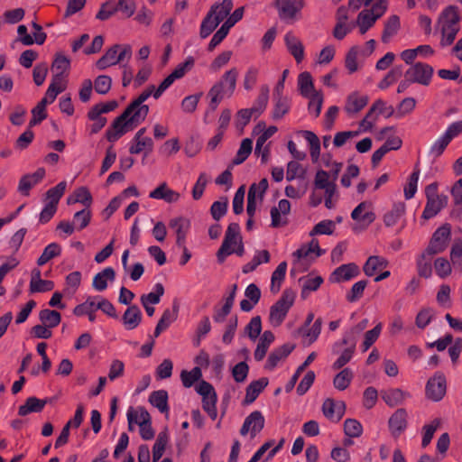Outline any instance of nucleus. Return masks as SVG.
I'll return each instance as SVG.
<instances>
[{"instance_id":"obj_1","label":"nucleus","mask_w":462,"mask_h":462,"mask_svg":"<svg viewBox=\"0 0 462 462\" xmlns=\"http://www.w3.org/2000/svg\"><path fill=\"white\" fill-rule=\"evenodd\" d=\"M459 21L460 16L457 6L449 5L442 11L438 21V28L441 33L439 42L441 47L449 46L454 42L460 30Z\"/></svg>"},{"instance_id":"obj_2","label":"nucleus","mask_w":462,"mask_h":462,"mask_svg":"<svg viewBox=\"0 0 462 462\" xmlns=\"http://www.w3.org/2000/svg\"><path fill=\"white\" fill-rule=\"evenodd\" d=\"M238 70L236 68L226 71L219 81L215 83L208 93L210 98L208 111H215L225 97H231L236 87Z\"/></svg>"},{"instance_id":"obj_3","label":"nucleus","mask_w":462,"mask_h":462,"mask_svg":"<svg viewBox=\"0 0 462 462\" xmlns=\"http://www.w3.org/2000/svg\"><path fill=\"white\" fill-rule=\"evenodd\" d=\"M295 293L291 290H284L282 297L271 307L269 319L274 326H280L294 303Z\"/></svg>"},{"instance_id":"obj_4","label":"nucleus","mask_w":462,"mask_h":462,"mask_svg":"<svg viewBox=\"0 0 462 462\" xmlns=\"http://www.w3.org/2000/svg\"><path fill=\"white\" fill-rule=\"evenodd\" d=\"M132 116L133 114L125 108V111L113 121L106 133V137L110 143L116 142L129 130L141 124L131 121Z\"/></svg>"},{"instance_id":"obj_5","label":"nucleus","mask_w":462,"mask_h":462,"mask_svg":"<svg viewBox=\"0 0 462 462\" xmlns=\"http://www.w3.org/2000/svg\"><path fill=\"white\" fill-rule=\"evenodd\" d=\"M132 56V49L129 45L115 44L97 61L98 69L103 70L112 65L123 63Z\"/></svg>"},{"instance_id":"obj_6","label":"nucleus","mask_w":462,"mask_h":462,"mask_svg":"<svg viewBox=\"0 0 462 462\" xmlns=\"http://www.w3.org/2000/svg\"><path fill=\"white\" fill-rule=\"evenodd\" d=\"M156 88L154 85H150L143 90L134 100H133L126 107L132 114L133 122L142 123L145 120L148 113L149 106L143 103L151 97H153Z\"/></svg>"},{"instance_id":"obj_7","label":"nucleus","mask_w":462,"mask_h":462,"mask_svg":"<svg viewBox=\"0 0 462 462\" xmlns=\"http://www.w3.org/2000/svg\"><path fill=\"white\" fill-rule=\"evenodd\" d=\"M305 5V0H275L274 6L278 11L280 19L291 23L298 19L301 9Z\"/></svg>"},{"instance_id":"obj_8","label":"nucleus","mask_w":462,"mask_h":462,"mask_svg":"<svg viewBox=\"0 0 462 462\" xmlns=\"http://www.w3.org/2000/svg\"><path fill=\"white\" fill-rule=\"evenodd\" d=\"M241 239L240 226L237 223H230L225 234V238L219 247L217 257L218 263H222L226 258L234 254L233 245H236Z\"/></svg>"},{"instance_id":"obj_9","label":"nucleus","mask_w":462,"mask_h":462,"mask_svg":"<svg viewBox=\"0 0 462 462\" xmlns=\"http://www.w3.org/2000/svg\"><path fill=\"white\" fill-rule=\"evenodd\" d=\"M193 66L194 59L190 56L188 57L184 62L178 64L174 70L161 82L158 88H156L153 97L158 99L174 83L175 80L183 78Z\"/></svg>"},{"instance_id":"obj_10","label":"nucleus","mask_w":462,"mask_h":462,"mask_svg":"<svg viewBox=\"0 0 462 462\" xmlns=\"http://www.w3.org/2000/svg\"><path fill=\"white\" fill-rule=\"evenodd\" d=\"M451 235L450 226L445 224L439 227L432 235L429 245L425 249L427 254H438L445 251Z\"/></svg>"},{"instance_id":"obj_11","label":"nucleus","mask_w":462,"mask_h":462,"mask_svg":"<svg viewBox=\"0 0 462 462\" xmlns=\"http://www.w3.org/2000/svg\"><path fill=\"white\" fill-rule=\"evenodd\" d=\"M433 72L434 69L430 65L423 62H416L405 71L404 77L413 83L428 86L431 81Z\"/></svg>"},{"instance_id":"obj_12","label":"nucleus","mask_w":462,"mask_h":462,"mask_svg":"<svg viewBox=\"0 0 462 462\" xmlns=\"http://www.w3.org/2000/svg\"><path fill=\"white\" fill-rule=\"evenodd\" d=\"M446 389L445 375L440 372H437L433 377L429 379L426 384V395L429 399L439 402L444 397Z\"/></svg>"},{"instance_id":"obj_13","label":"nucleus","mask_w":462,"mask_h":462,"mask_svg":"<svg viewBox=\"0 0 462 462\" xmlns=\"http://www.w3.org/2000/svg\"><path fill=\"white\" fill-rule=\"evenodd\" d=\"M264 417L259 411L251 412L244 420L240 429V434L245 436L250 432L254 439L264 427Z\"/></svg>"},{"instance_id":"obj_14","label":"nucleus","mask_w":462,"mask_h":462,"mask_svg":"<svg viewBox=\"0 0 462 462\" xmlns=\"http://www.w3.org/2000/svg\"><path fill=\"white\" fill-rule=\"evenodd\" d=\"M360 274V269L355 263L342 264L336 268L330 276L332 282H344L350 281Z\"/></svg>"},{"instance_id":"obj_15","label":"nucleus","mask_w":462,"mask_h":462,"mask_svg":"<svg viewBox=\"0 0 462 462\" xmlns=\"http://www.w3.org/2000/svg\"><path fill=\"white\" fill-rule=\"evenodd\" d=\"M44 168H38L33 173L23 175L18 184V191L23 196H29L31 189L40 183L45 176Z\"/></svg>"},{"instance_id":"obj_16","label":"nucleus","mask_w":462,"mask_h":462,"mask_svg":"<svg viewBox=\"0 0 462 462\" xmlns=\"http://www.w3.org/2000/svg\"><path fill=\"white\" fill-rule=\"evenodd\" d=\"M143 320V313L137 305H130L124 312L121 321L126 330L135 329Z\"/></svg>"},{"instance_id":"obj_17","label":"nucleus","mask_w":462,"mask_h":462,"mask_svg":"<svg viewBox=\"0 0 462 462\" xmlns=\"http://www.w3.org/2000/svg\"><path fill=\"white\" fill-rule=\"evenodd\" d=\"M293 344H284L280 347L275 348L268 356L265 368L268 370H273L278 363L286 358L294 349Z\"/></svg>"},{"instance_id":"obj_18","label":"nucleus","mask_w":462,"mask_h":462,"mask_svg":"<svg viewBox=\"0 0 462 462\" xmlns=\"http://www.w3.org/2000/svg\"><path fill=\"white\" fill-rule=\"evenodd\" d=\"M369 207L370 203L366 201L359 203L351 213L352 219L364 223L365 226L372 224L375 219V215L371 210L365 211Z\"/></svg>"},{"instance_id":"obj_19","label":"nucleus","mask_w":462,"mask_h":462,"mask_svg":"<svg viewBox=\"0 0 462 462\" xmlns=\"http://www.w3.org/2000/svg\"><path fill=\"white\" fill-rule=\"evenodd\" d=\"M116 272L114 268L108 266L97 273L92 280V287L97 291H104L107 288V282H114Z\"/></svg>"},{"instance_id":"obj_20","label":"nucleus","mask_w":462,"mask_h":462,"mask_svg":"<svg viewBox=\"0 0 462 462\" xmlns=\"http://www.w3.org/2000/svg\"><path fill=\"white\" fill-rule=\"evenodd\" d=\"M169 226L175 230L176 245L179 247H184L186 241V233L189 229V223L184 217H175L170 220Z\"/></svg>"},{"instance_id":"obj_21","label":"nucleus","mask_w":462,"mask_h":462,"mask_svg":"<svg viewBox=\"0 0 462 462\" xmlns=\"http://www.w3.org/2000/svg\"><path fill=\"white\" fill-rule=\"evenodd\" d=\"M149 197L153 199H162L167 203H173L178 201L180 194L171 189L166 182H162L150 192Z\"/></svg>"},{"instance_id":"obj_22","label":"nucleus","mask_w":462,"mask_h":462,"mask_svg":"<svg viewBox=\"0 0 462 462\" xmlns=\"http://www.w3.org/2000/svg\"><path fill=\"white\" fill-rule=\"evenodd\" d=\"M448 203V197L440 195L439 198L427 199L426 206L422 212V217L430 219L435 217Z\"/></svg>"},{"instance_id":"obj_23","label":"nucleus","mask_w":462,"mask_h":462,"mask_svg":"<svg viewBox=\"0 0 462 462\" xmlns=\"http://www.w3.org/2000/svg\"><path fill=\"white\" fill-rule=\"evenodd\" d=\"M343 403H336L332 399H327L322 405V411L326 418L332 421H338L344 414Z\"/></svg>"},{"instance_id":"obj_24","label":"nucleus","mask_w":462,"mask_h":462,"mask_svg":"<svg viewBox=\"0 0 462 462\" xmlns=\"http://www.w3.org/2000/svg\"><path fill=\"white\" fill-rule=\"evenodd\" d=\"M368 103L367 96H361L357 92L351 93L346 102L345 111L349 114H356Z\"/></svg>"},{"instance_id":"obj_25","label":"nucleus","mask_w":462,"mask_h":462,"mask_svg":"<svg viewBox=\"0 0 462 462\" xmlns=\"http://www.w3.org/2000/svg\"><path fill=\"white\" fill-rule=\"evenodd\" d=\"M268 379L265 377L260 378L258 380L253 381L247 387L245 397L244 400L245 404L253 403L262 391L268 385Z\"/></svg>"},{"instance_id":"obj_26","label":"nucleus","mask_w":462,"mask_h":462,"mask_svg":"<svg viewBox=\"0 0 462 462\" xmlns=\"http://www.w3.org/2000/svg\"><path fill=\"white\" fill-rule=\"evenodd\" d=\"M127 420L130 430H133V424L136 423L139 426L151 422V416L143 407H138L134 411L132 407L127 411Z\"/></svg>"},{"instance_id":"obj_27","label":"nucleus","mask_w":462,"mask_h":462,"mask_svg":"<svg viewBox=\"0 0 462 462\" xmlns=\"http://www.w3.org/2000/svg\"><path fill=\"white\" fill-rule=\"evenodd\" d=\"M47 402L48 399L42 400L34 396H31L26 399L24 404L19 407L18 414L20 416H26L32 412H41Z\"/></svg>"},{"instance_id":"obj_28","label":"nucleus","mask_w":462,"mask_h":462,"mask_svg":"<svg viewBox=\"0 0 462 462\" xmlns=\"http://www.w3.org/2000/svg\"><path fill=\"white\" fill-rule=\"evenodd\" d=\"M284 40L290 53L294 57L297 63L301 62L304 58V48L302 43L291 32L285 34Z\"/></svg>"},{"instance_id":"obj_29","label":"nucleus","mask_w":462,"mask_h":462,"mask_svg":"<svg viewBox=\"0 0 462 462\" xmlns=\"http://www.w3.org/2000/svg\"><path fill=\"white\" fill-rule=\"evenodd\" d=\"M274 338L273 333L270 330H265L262 334L254 354L256 361H262L264 358L268 348L274 341Z\"/></svg>"},{"instance_id":"obj_30","label":"nucleus","mask_w":462,"mask_h":462,"mask_svg":"<svg viewBox=\"0 0 462 462\" xmlns=\"http://www.w3.org/2000/svg\"><path fill=\"white\" fill-rule=\"evenodd\" d=\"M179 310V306L177 303L173 304V310H165L162 318L158 321L154 332L153 337H158L161 333L165 330L177 318V313Z\"/></svg>"},{"instance_id":"obj_31","label":"nucleus","mask_w":462,"mask_h":462,"mask_svg":"<svg viewBox=\"0 0 462 462\" xmlns=\"http://www.w3.org/2000/svg\"><path fill=\"white\" fill-rule=\"evenodd\" d=\"M409 393L399 388L388 389L381 392V397L391 407L401 404Z\"/></svg>"},{"instance_id":"obj_32","label":"nucleus","mask_w":462,"mask_h":462,"mask_svg":"<svg viewBox=\"0 0 462 462\" xmlns=\"http://www.w3.org/2000/svg\"><path fill=\"white\" fill-rule=\"evenodd\" d=\"M407 426V412L398 409L389 420V427L393 434H400Z\"/></svg>"},{"instance_id":"obj_33","label":"nucleus","mask_w":462,"mask_h":462,"mask_svg":"<svg viewBox=\"0 0 462 462\" xmlns=\"http://www.w3.org/2000/svg\"><path fill=\"white\" fill-rule=\"evenodd\" d=\"M300 134L309 143L312 162H317L320 155V141L319 137L316 134L309 130H303Z\"/></svg>"},{"instance_id":"obj_34","label":"nucleus","mask_w":462,"mask_h":462,"mask_svg":"<svg viewBox=\"0 0 462 462\" xmlns=\"http://www.w3.org/2000/svg\"><path fill=\"white\" fill-rule=\"evenodd\" d=\"M298 87L300 95L306 98L311 97L314 93H319L315 89L311 75L307 71L299 75Z\"/></svg>"},{"instance_id":"obj_35","label":"nucleus","mask_w":462,"mask_h":462,"mask_svg":"<svg viewBox=\"0 0 462 462\" xmlns=\"http://www.w3.org/2000/svg\"><path fill=\"white\" fill-rule=\"evenodd\" d=\"M367 326L368 319H365L351 328V329L345 334L342 339V344L352 346H356L359 335L367 328Z\"/></svg>"},{"instance_id":"obj_36","label":"nucleus","mask_w":462,"mask_h":462,"mask_svg":"<svg viewBox=\"0 0 462 462\" xmlns=\"http://www.w3.org/2000/svg\"><path fill=\"white\" fill-rule=\"evenodd\" d=\"M149 402L162 413L169 411L168 393L165 390H158L152 392L149 397Z\"/></svg>"},{"instance_id":"obj_37","label":"nucleus","mask_w":462,"mask_h":462,"mask_svg":"<svg viewBox=\"0 0 462 462\" xmlns=\"http://www.w3.org/2000/svg\"><path fill=\"white\" fill-rule=\"evenodd\" d=\"M387 265L388 261L385 258L373 255L366 260L363 269L367 276H373L377 270L385 268Z\"/></svg>"},{"instance_id":"obj_38","label":"nucleus","mask_w":462,"mask_h":462,"mask_svg":"<svg viewBox=\"0 0 462 462\" xmlns=\"http://www.w3.org/2000/svg\"><path fill=\"white\" fill-rule=\"evenodd\" d=\"M233 8L232 0H223L222 3L214 5L208 12L218 23H221L230 14Z\"/></svg>"},{"instance_id":"obj_39","label":"nucleus","mask_w":462,"mask_h":462,"mask_svg":"<svg viewBox=\"0 0 462 462\" xmlns=\"http://www.w3.org/2000/svg\"><path fill=\"white\" fill-rule=\"evenodd\" d=\"M433 255L427 254L424 251L417 259V271L418 274L423 278H430L432 273L431 260Z\"/></svg>"},{"instance_id":"obj_40","label":"nucleus","mask_w":462,"mask_h":462,"mask_svg":"<svg viewBox=\"0 0 462 462\" xmlns=\"http://www.w3.org/2000/svg\"><path fill=\"white\" fill-rule=\"evenodd\" d=\"M287 271V263L282 262L279 263L277 268L272 274L271 278V291L273 293H277L282 286V282H283Z\"/></svg>"},{"instance_id":"obj_41","label":"nucleus","mask_w":462,"mask_h":462,"mask_svg":"<svg viewBox=\"0 0 462 462\" xmlns=\"http://www.w3.org/2000/svg\"><path fill=\"white\" fill-rule=\"evenodd\" d=\"M65 87L61 84V78L59 76H53L52 81L50 84L45 97L42 100H46L47 105L51 104L56 99L57 96L64 90Z\"/></svg>"},{"instance_id":"obj_42","label":"nucleus","mask_w":462,"mask_h":462,"mask_svg":"<svg viewBox=\"0 0 462 462\" xmlns=\"http://www.w3.org/2000/svg\"><path fill=\"white\" fill-rule=\"evenodd\" d=\"M405 212V205L402 202L395 203L392 209L383 217V223L386 226H394Z\"/></svg>"},{"instance_id":"obj_43","label":"nucleus","mask_w":462,"mask_h":462,"mask_svg":"<svg viewBox=\"0 0 462 462\" xmlns=\"http://www.w3.org/2000/svg\"><path fill=\"white\" fill-rule=\"evenodd\" d=\"M269 261L270 254L267 250L257 251L254 255L252 261L243 266L242 271L244 273H249L251 272H254L258 265L269 263Z\"/></svg>"},{"instance_id":"obj_44","label":"nucleus","mask_w":462,"mask_h":462,"mask_svg":"<svg viewBox=\"0 0 462 462\" xmlns=\"http://www.w3.org/2000/svg\"><path fill=\"white\" fill-rule=\"evenodd\" d=\"M61 254V247L57 243L49 244L44 249L42 254L37 260V264L42 266L46 264L51 259L59 256Z\"/></svg>"},{"instance_id":"obj_45","label":"nucleus","mask_w":462,"mask_h":462,"mask_svg":"<svg viewBox=\"0 0 462 462\" xmlns=\"http://www.w3.org/2000/svg\"><path fill=\"white\" fill-rule=\"evenodd\" d=\"M273 97L275 98V104L273 117L274 119H280L289 112L291 107L290 99L282 95H273Z\"/></svg>"},{"instance_id":"obj_46","label":"nucleus","mask_w":462,"mask_h":462,"mask_svg":"<svg viewBox=\"0 0 462 462\" xmlns=\"http://www.w3.org/2000/svg\"><path fill=\"white\" fill-rule=\"evenodd\" d=\"M400 28V19L397 15H392L386 21L382 35V41L384 43L389 42L390 39L395 35Z\"/></svg>"},{"instance_id":"obj_47","label":"nucleus","mask_w":462,"mask_h":462,"mask_svg":"<svg viewBox=\"0 0 462 462\" xmlns=\"http://www.w3.org/2000/svg\"><path fill=\"white\" fill-rule=\"evenodd\" d=\"M378 18L374 14L368 10L362 11L357 17V24L360 33L365 34L375 23Z\"/></svg>"},{"instance_id":"obj_48","label":"nucleus","mask_w":462,"mask_h":462,"mask_svg":"<svg viewBox=\"0 0 462 462\" xmlns=\"http://www.w3.org/2000/svg\"><path fill=\"white\" fill-rule=\"evenodd\" d=\"M315 358H316V353L315 352L310 353L308 356V357L306 358V360L297 368L294 374L291 376V380L288 382V383L285 386V391L287 393L291 392L294 388L300 374L315 360Z\"/></svg>"},{"instance_id":"obj_49","label":"nucleus","mask_w":462,"mask_h":462,"mask_svg":"<svg viewBox=\"0 0 462 462\" xmlns=\"http://www.w3.org/2000/svg\"><path fill=\"white\" fill-rule=\"evenodd\" d=\"M153 149V141L151 137H145L140 140H132L129 148L131 154H138L143 150L146 151V154L151 152Z\"/></svg>"},{"instance_id":"obj_50","label":"nucleus","mask_w":462,"mask_h":462,"mask_svg":"<svg viewBox=\"0 0 462 462\" xmlns=\"http://www.w3.org/2000/svg\"><path fill=\"white\" fill-rule=\"evenodd\" d=\"M353 376V372L349 368L343 369L335 376L333 380L334 387L339 391L346 390L349 386Z\"/></svg>"},{"instance_id":"obj_51","label":"nucleus","mask_w":462,"mask_h":462,"mask_svg":"<svg viewBox=\"0 0 462 462\" xmlns=\"http://www.w3.org/2000/svg\"><path fill=\"white\" fill-rule=\"evenodd\" d=\"M253 150V141L250 138H245L242 141L240 147L233 160V164L239 165L243 163Z\"/></svg>"},{"instance_id":"obj_52","label":"nucleus","mask_w":462,"mask_h":462,"mask_svg":"<svg viewBox=\"0 0 462 462\" xmlns=\"http://www.w3.org/2000/svg\"><path fill=\"white\" fill-rule=\"evenodd\" d=\"M39 319L43 323V325L51 328L57 327L60 324L61 317L58 311L45 309L41 310Z\"/></svg>"},{"instance_id":"obj_53","label":"nucleus","mask_w":462,"mask_h":462,"mask_svg":"<svg viewBox=\"0 0 462 462\" xmlns=\"http://www.w3.org/2000/svg\"><path fill=\"white\" fill-rule=\"evenodd\" d=\"M164 293V288L162 283H156L153 287V291L147 293L143 294L140 298L142 305L145 304H158L161 300V297Z\"/></svg>"},{"instance_id":"obj_54","label":"nucleus","mask_w":462,"mask_h":462,"mask_svg":"<svg viewBox=\"0 0 462 462\" xmlns=\"http://www.w3.org/2000/svg\"><path fill=\"white\" fill-rule=\"evenodd\" d=\"M420 171L418 165L415 166L413 172L409 177L408 182L404 188V197L406 199H411L414 197L417 191L418 181Z\"/></svg>"},{"instance_id":"obj_55","label":"nucleus","mask_w":462,"mask_h":462,"mask_svg":"<svg viewBox=\"0 0 462 462\" xmlns=\"http://www.w3.org/2000/svg\"><path fill=\"white\" fill-rule=\"evenodd\" d=\"M269 100V88L267 86H263L261 88V91L256 100L254 103V106L250 108L254 114L260 115L262 114L267 106Z\"/></svg>"},{"instance_id":"obj_56","label":"nucleus","mask_w":462,"mask_h":462,"mask_svg":"<svg viewBox=\"0 0 462 462\" xmlns=\"http://www.w3.org/2000/svg\"><path fill=\"white\" fill-rule=\"evenodd\" d=\"M314 186L315 189L325 190L330 187H336V183L330 180V175L328 171L324 170H319L315 175Z\"/></svg>"},{"instance_id":"obj_57","label":"nucleus","mask_w":462,"mask_h":462,"mask_svg":"<svg viewBox=\"0 0 462 462\" xmlns=\"http://www.w3.org/2000/svg\"><path fill=\"white\" fill-rule=\"evenodd\" d=\"M322 319H317L310 328H300V333L309 339V344H312L317 340L321 332Z\"/></svg>"},{"instance_id":"obj_58","label":"nucleus","mask_w":462,"mask_h":462,"mask_svg":"<svg viewBox=\"0 0 462 462\" xmlns=\"http://www.w3.org/2000/svg\"><path fill=\"white\" fill-rule=\"evenodd\" d=\"M367 286L366 280H361L353 284L350 291L346 294V299L349 302L357 301L365 291V287Z\"/></svg>"},{"instance_id":"obj_59","label":"nucleus","mask_w":462,"mask_h":462,"mask_svg":"<svg viewBox=\"0 0 462 462\" xmlns=\"http://www.w3.org/2000/svg\"><path fill=\"white\" fill-rule=\"evenodd\" d=\"M67 183L66 181H60L55 187L51 188L46 192V198L49 200L48 203H52V205H58L60 199L63 196L66 189Z\"/></svg>"},{"instance_id":"obj_60","label":"nucleus","mask_w":462,"mask_h":462,"mask_svg":"<svg viewBox=\"0 0 462 462\" xmlns=\"http://www.w3.org/2000/svg\"><path fill=\"white\" fill-rule=\"evenodd\" d=\"M262 331V319L260 316H255L251 319L250 322L245 328V334L248 337L254 341L260 336Z\"/></svg>"},{"instance_id":"obj_61","label":"nucleus","mask_w":462,"mask_h":462,"mask_svg":"<svg viewBox=\"0 0 462 462\" xmlns=\"http://www.w3.org/2000/svg\"><path fill=\"white\" fill-rule=\"evenodd\" d=\"M306 174L305 169L302 168V166L295 162L291 161L287 164V172H286V180L288 181H291L297 178L299 179H304Z\"/></svg>"},{"instance_id":"obj_62","label":"nucleus","mask_w":462,"mask_h":462,"mask_svg":"<svg viewBox=\"0 0 462 462\" xmlns=\"http://www.w3.org/2000/svg\"><path fill=\"white\" fill-rule=\"evenodd\" d=\"M435 315V310L431 308H423L421 309L416 316L415 324L416 326L423 329L425 328L432 320Z\"/></svg>"},{"instance_id":"obj_63","label":"nucleus","mask_w":462,"mask_h":462,"mask_svg":"<svg viewBox=\"0 0 462 462\" xmlns=\"http://www.w3.org/2000/svg\"><path fill=\"white\" fill-rule=\"evenodd\" d=\"M219 23L216 18L208 13L200 25V37L205 39L209 36Z\"/></svg>"},{"instance_id":"obj_64","label":"nucleus","mask_w":462,"mask_h":462,"mask_svg":"<svg viewBox=\"0 0 462 462\" xmlns=\"http://www.w3.org/2000/svg\"><path fill=\"white\" fill-rule=\"evenodd\" d=\"M450 259L454 267L462 273V240L455 241L453 244Z\"/></svg>"}]
</instances>
